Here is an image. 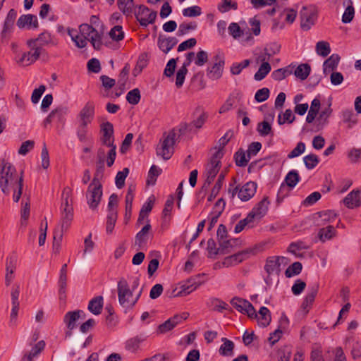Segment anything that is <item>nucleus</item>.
<instances>
[{
  "mask_svg": "<svg viewBox=\"0 0 361 361\" xmlns=\"http://www.w3.org/2000/svg\"><path fill=\"white\" fill-rule=\"evenodd\" d=\"M316 52L323 57L327 56L331 52L330 45L324 41H319L316 44Z\"/></svg>",
  "mask_w": 361,
  "mask_h": 361,
  "instance_id": "47",
  "label": "nucleus"
},
{
  "mask_svg": "<svg viewBox=\"0 0 361 361\" xmlns=\"http://www.w3.org/2000/svg\"><path fill=\"white\" fill-rule=\"evenodd\" d=\"M202 13V9L198 6L185 8L183 10V15L185 17H197Z\"/></svg>",
  "mask_w": 361,
  "mask_h": 361,
  "instance_id": "61",
  "label": "nucleus"
},
{
  "mask_svg": "<svg viewBox=\"0 0 361 361\" xmlns=\"http://www.w3.org/2000/svg\"><path fill=\"white\" fill-rule=\"evenodd\" d=\"M200 285V283L197 281L196 278H190L188 281H186L184 284L181 286V291L178 292L176 294H174V296H178L180 295H188L195 290Z\"/></svg>",
  "mask_w": 361,
  "mask_h": 361,
  "instance_id": "25",
  "label": "nucleus"
},
{
  "mask_svg": "<svg viewBox=\"0 0 361 361\" xmlns=\"http://www.w3.org/2000/svg\"><path fill=\"white\" fill-rule=\"evenodd\" d=\"M54 44L52 37L51 34L44 31L39 34L37 38L30 39L27 41V45L30 48L32 47H43L44 46Z\"/></svg>",
  "mask_w": 361,
  "mask_h": 361,
  "instance_id": "12",
  "label": "nucleus"
},
{
  "mask_svg": "<svg viewBox=\"0 0 361 361\" xmlns=\"http://www.w3.org/2000/svg\"><path fill=\"white\" fill-rule=\"evenodd\" d=\"M317 216L316 222L317 226H322L328 222H331L336 219V214L331 210L322 211L315 214Z\"/></svg>",
  "mask_w": 361,
  "mask_h": 361,
  "instance_id": "26",
  "label": "nucleus"
},
{
  "mask_svg": "<svg viewBox=\"0 0 361 361\" xmlns=\"http://www.w3.org/2000/svg\"><path fill=\"white\" fill-rule=\"evenodd\" d=\"M119 304L125 308H131L133 290H130L127 281L121 278L117 285Z\"/></svg>",
  "mask_w": 361,
  "mask_h": 361,
  "instance_id": "9",
  "label": "nucleus"
},
{
  "mask_svg": "<svg viewBox=\"0 0 361 361\" xmlns=\"http://www.w3.org/2000/svg\"><path fill=\"white\" fill-rule=\"evenodd\" d=\"M110 37L116 42L121 41L124 38V32L122 26L116 25L112 27L109 32Z\"/></svg>",
  "mask_w": 361,
  "mask_h": 361,
  "instance_id": "56",
  "label": "nucleus"
},
{
  "mask_svg": "<svg viewBox=\"0 0 361 361\" xmlns=\"http://www.w3.org/2000/svg\"><path fill=\"white\" fill-rule=\"evenodd\" d=\"M0 188L5 195H8L10 190H13V200L18 202L23 192V171H21L20 176H18L15 166L3 160L0 171Z\"/></svg>",
  "mask_w": 361,
  "mask_h": 361,
  "instance_id": "1",
  "label": "nucleus"
},
{
  "mask_svg": "<svg viewBox=\"0 0 361 361\" xmlns=\"http://www.w3.org/2000/svg\"><path fill=\"white\" fill-rule=\"evenodd\" d=\"M279 267V257H273L267 259L264 269L269 275H271L276 271Z\"/></svg>",
  "mask_w": 361,
  "mask_h": 361,
  "instance_id": "42",
  "label": "nucleus"
},
{
  "mask_svg": "<svg viewBox=\"0 0 361 361\" xmlns=\"http://www.w3.org/2000/svg\"><path fill=\"white\" fill-rule=\"evenodd\" d=\"M82 314L85 316L82 310H78L69 311L64 315L63 322L66 324L68 329L73 330L76 327V322Z\"/></svg>",
  "mask_w": 361,
  "mask_h": 361,
  "instance_id": "22",
  "label": "nucleus"
},
{
  "mask_svg": "<svg viewBox=\"0 0 361 361\" xmlns=\"http://www.w3.org/2000/svg\"><path fill=\"white\" fill-rule=\"evenodd\" d=\"M345 1L346 0H345L343 2L344 5ZM347 1L349 4L347 6L342 16V22L343 23H350L353 20L355 15V9L353 5V1L351 0H347Z\"/></svg>",
  "mask_w": 361,
  "mask_h": 361,
  "instance_id": "40",
  "label": "nucleus"
},
{
  "mask_svg": "<svg viewBox=\"0 0 361 361\" xmlns=\"http://www.w3.org/2000/svg\"><path fill=\"white\" fill-rule=\"evenodd\" d=\"M214 59L216 62L211 67H208L207 70V77L213 80H218L222 76L225 64L224 58L218 54L214 56Z\"/></svg>",
  "mask_w": 361,
  "mask_h": 361,
  "instance_id": "11",
  "label": "nucleus"
},
{
  "mask_svg": "<svg viewBox=\"0 0 361 361\" xmlns=\"http://www.w3.org/2000/svg\"><path fill=\"white\" fill-rule=\"evenodd\" d=\"M31 51L25 52L22 54L21 58L19 59L18 63H21L23 66H29L34 62H35L40 56V55L45 51L42 47H32L30 48Z\"/></svg>",
  "mask_w": 361,
  "mask_h": 361,
  "instance_id": "13",
  "label": "nucleus"
},
{
  "mask_svg": "<svg viewBox=\"0 0 361 361\" xmlns=\"http://www.w3.org/2000/svg\"><path fill=\"white\" fill-rule=\"evenodd\" d=\"M233 184H230L228 190V193L231 199H233L236 194H238V198L243 202L250 200L256 193L257 184L254 181H249L244 184L240 188L239 185L233 187Z\"/></svg>",
  "mask_w": 361,
  "mask_h": 361,
  "instance_id": "4",
  "label": "nucleus"
},
{
  "mask_svg": "<svg viewBox=\"0 0 361 361\" xmlns=\"http://www.w3.org/2000/svg\"><path fill=\"white\" fill-rule=\"evenodd\" d=\"M66 281H67V264H64L60 271L59 279V295L60 300H65L66 298Z\"/></svg>",
  "mask_w": 361,
  "mask_h": 361,
  "instance_id": "24",
  "label": "nucleus"
},
{
  "mask_svg": "<svg viewBox=\"0 0 361 361\" xmlns=\"http://www.w3.org/2000/svg\"><path fill=\"white\" fill-rule=\"evenodd\" d=\"M291 355V347L286 345L277 350L278 361H289Z\"/></svg>",
  "mask_w": 361,
  "mask_h": 361,
  "instance_id": "53",
  "label": "nucleus"
},
{
  "mask_svg": "<svg viewBox=\"0 0 361 361\" xmlns=\"http://www.w3.org/2000/svg\"><path fill=\"white\" fill-rule=\"evenodd\" d=\"M224 178H225L224 173H221L218 176V179H217L214 186L212 189L209 196L208 197L207 200L209 202H212L217 196V195L219 194V191L221 190V189L222 188L223 183L224 181Z\"/></svg>",
  "mask_w": 361,
  "mask_h": 361,
  "instance_id": "39",
  "label": "nucleus"
},
{
  "mask_svg": "<svg viewBox=\"0 0 361 361\" xmlns=\"http://www.w3.org/2000/svg\"><path fill=\"white\" fill-rule=\"evenodd\" d=\"M341 58L338 54L331 55L324 63V73H326L336 69L338 65Z\"/></svg>",
  "mask_w": 361,
  "mask_h": 361,
  "instance_id": "34",
  "label": "nucleus"
},
{
  "mask_svg": "<svg viewBox=\"0 0 361 361\" xmlns=\"http://www.w3.org/2000/svg\"><path fill=\"white\" fill-rule=\"evenodd\" d=\"M253 221H254L252 219V214H247L245 219L238 222V224L235 226L234 232L235 233L241 232L247 225L250 224Z\"/></svg>",
  "mask_w": 361,
  "mask_h": 361,
  "instance_id": "59",
  "label": "nucleus"
},
{
  "mask_svg": "<svg viewBox=\"0 0 361 361\" xmlns=\"http://www.w3.org/2000/svg\"><path fill=\"white\" fill-rule=\"evenodd\" d=\"M359 190H353L344 198V204L349 209L359 207L361 205V199Z\"/></svg>",
  "mask_w": 361,
  "mask_h": 361,
  "instance_id": "23",
  "label": "nucleus"
},
{
  "mask_svg": "<svg viewBox=\"0 0 361 361\" xmlns=\"http://www.w3.org/2000/svg\"><path fill=\"white\" fill-rule=\"evenodd\" d=\"M87 133V125L80 123L76 130V134L80 142L85 143L88 141Z\"/></svg>",
  "mask_w": 361,
  "mask_h": 361,
  "instance_id": "54",
  "label": "nucleus"
},
{
  "mask_svg": "<svg viewBox=\"0 0 361 361\" xmlns=\"http://www.w3.org/2000/svg\"><path fill=\"white\" fill-rule=\"evenodd\" d=\"M100 141L103 145L110 147H116L114 145V126L109 121L104 122L100 125Z\"/></svg>",
  "mask_w": 361,
  "mask_h": 361,
  "instance_id": "10",
  "label": "nucleus"
},
{
  "mask_svg": "<svg viewBox=\"0 0 361 361\" xmlns=\"http://www.w3.org/2000/svg\"><path fill=\"white\" fill-rule=\"evenodd\" d=\"M319 290V284L315 283L309 287V291L303 300L301 307L305 311L306 313L309 312V310L313 304L315 297L317 295Z\"/></svg>",
  "mask_w": 361,
  "mask_h": 361,
  "instance_id": "20",
  "label": "nucleus"
},
{
  "mask_svg": "<svg viewBox=\"0 0 361 361\" xmlns=\"http://www.w3.org/2000/svg\"><path fill=\"white\" fill-rule=\"evenodd\" d=\"M310 246L307 245L305 243L302 241H297L291 243L288 247V251L293 255H296L297 250H308Z\"/></svg>",
  "mask_w": 361,
  "mask_h": 361,
  "instance_id": "60",
  "label": "nucleus"
},
{
  "mask_svg": "<svg viewBox=\"0 0 361 361\" xmlns=\"http://www.w3.org/2000/svg\"><path fill=\"white\" fill-rule=\"evenodd\" d=\"M343 121L345 123H349V128H351L357 122L356 116L353 110L346 109L343 111Z\"/></svg>",
  "mask_w": 361,
  "mask_h": 361,
  "instance_id": "62",
  "label": "nucleus"
},
{
  "mask_svg": "<svg viewBox=\"0 0 361 361\" xmlns=\"http://www.w3.org/2000/svg\"><path fill=\"white\" fill-rule=\"evenodd\" d=\"M250 64V61L249 59H245L241 63H234L231 66V73L237 75H239L242 70L247 68Z\"/></svg>",
  "mask_w": 361,
  "mask_h": 361,
  "instance_id": "55",
  "label": "nucleus"
},
{
  "mask_svg": "<svg viewBox=\"0 0 361 361\" xmlns=\"http://www.w3.org/2000/svg\"><path fill=\"white\" fill-rule=\"evenodd\" d=\"M129 173V169L124 168L122 171H118L116 176L115 183L118 188L121 189L125 185V180Z\"/></svg>",
  "mask_w": 361,
  "mask_h": 361,
  "instance_id": "51",
  "label": "nucleus"
},
{
  "mask_svg": "<svg viewBox=\"0 0 361 361\" xmlns=\"http://www.w3.org/2000/svg\"><path fill=\"white\" fill-rule=\"evenodd\" d=\"M104 306V298L102 295L93 298L88 304V310L94 315H99L102 313Z\"/></svg>",
  "mask_w": 361,
  "mask_h": 361,
  "instance_id": "27",
  "label": "nucleus"
},
{
  "mask_svg": "<svg viewBox=\"0 0 361 361\" xmlns=\"http://www.w3.org/2000/svg\"><path fill=\"white\" fill-rule=\"evenodd\" d=\"M17 16V12L15 9L11 8L4 20L3 29L1 33V36L2 38H5L8 33L11 32L12 31V29L14 25V22L16 20Z\"/></svg>",
  "mask_w": 361,
  "mask_h": 361,
  "instance_id": "21",
  "label": "nucleus"
},
{
  "mask_svg": "<svg viewBox=\"0 0 361 361\" xmlns=\"http://www.w3.org/2000/svg\"><path fill=\"white\" fill-rule=\"evenodd\" d=\"M311 67L308 63H302L295 70V75L302 80H305L310 75Z\"/></svg>",
  "mask_w": 361,
  "mask_h": 361,
  "instance_id": "41",
  "label": "nucleus"
},
{
  "mask_svg": "<svg viewBox=\"0 0 361 361\" xmlns=\"http://www.w3.org/2000/svg\"><path fill=\"white\" fill-rule=\"evenodd\" d=\"M71 190L69 188H65L62 193L61 224L63 229H68L73 219V207L71 198Z\"/></svg>",
  "mask_w": 361,
  "mask_h": 361,
  "instance_id": "3",
  "label": "nucleus"
},
{
  "mask_svg": "<svg viewBox=\"0 0 361 361\" xmlns=\"http://www.w3.org/2000/svg\"><path fill=\"white\" fill-rule=\"evenodd\" d=\"M223 344L219 348V353L223 356H232L233 355L234 343L226 338L221 339Z\"/></svg>",
  "mask_w": 361,
  "mask_h": 361,
  "instance_id": "36",
  "label": "nucleus"
},
{
  "mask_svg": "<svg viewBox=\"0 0 361 361\" xmlns=\"http://www.w3.org/2000/svg\"><path fill=\"white\" fill-rule=\"evenodd\" d=\"M330 106L331 105L329 104L327 108L322 110L317 119V121L319 123V126H321L322 128L328 123V118L332 113V109Z\"/></svg>",
  "mask_w": 361,
  "mask_h": 361,
  "instance_id": "52",
  "label": "nucleus"
},
{
  "mask_svg": "<svg viewBox=\"0 0 361 361\" xmlns=\"http://www.w3.org/2000/svg\"><path fill=\"white\" fill-rule=\"evenodd\" d=\"M223 155L224 152L221 150H217L211 157L210 161L207 164L206 169L207 179L199 192L200 194L203 193V196L221 169V159L223 157Z\"/></svg>",
  "mask_w": 361,
  "mask_h": 361,
  "instance_id": "2",
  "label": "nucleus"
},
{
  "mask_svg": "<svg viewBox=\"0 0 361 361\" xmlns=\"http://www.w3.org/2000/svg\"><path fill=\"white\" fill-rule=\"evenodd\" d=\"M320 105L321 103L319 99L315 98L312 100L311 103L310 109L309 110L308 114L306 117L307 123H311L314 121L317 115L319 113Z\"/></svg>",
  "mask_w": 361,
  "mask_h": 361,
  "instance_id": "35",
  "label": "nucleus"
},
{
  "mask_svg": "<svg viewBox=\"0 0 361 361\" xmlns=\"http://www.w3.org/2000/svg\"><path fill=\"white\" fill-rule=\"evenodd\" d=\"M102 194V185L100 180L93 178L86 192L87 204L91 209L94 210L98 207Z\"/></svg>",
  "mask_w": 361,
  "mask_h": 361,
  "instance_id": "5",
  "label": "nucleus"
},
{
  "mask_svg": "<svg viewBox=\"0 0 361 361\" xmlns=\"http://www.w3.org/2000/svg\"><path fill=\"white\" fill-rule=\"evenodd\" d=\"M117 4L120 11L126 16H131L135 11L133 0H117Z\"/></svg>",
  "mask_w": 361,
  "mask_h": 361,
  "instance_id": "33",
  "label": "nucleus"
},
{
  "mask_svg": "<svg viewBox=\"0 0 361 361\" xmlns=\"http://www.w3.org/2000/svg\"><path fill=\"white\" fill-rule=\"evenodd\" d=\"M145 339L146 336L143 334L137 335L131 338L126 341V349L132 353H135L138 350L140 344Z\"/></svg>",
  "mask_w": 361,
  "mask_h": 361,
  "instance_id": "30",
  "label": "nucleus"
},
{
  "mask_svg": "<svg viewBox=\"0 0 361 361\" xmlns=\"http://www.w3.org/2000/svg\"><path fill=\"white\" fill-rule=\"evenodd\" d=\"M192 117L193 120L190 122L192 128L199 130L202 128L207 120L208 114L201 106H197L192 113Z\"/></svg>",
  "mask_w": 361,
  "mask_h": 361,
  "instance_id": "15",
  "label": "nucleus"
},
{
  "mask_svg": "<svg viewBox=\"0 0 361 361\" xmlns=\"http://www.w3.org/2000/svg\"><path fill=\"white\" fill-rule=\"evenodd\" d=\"M188 73V68L181 66L176 73V85L178 88L183 86L185 75Z\"/></svg>",
  "mask_w": 361,
  "mask_h": 361,
  "instance_id": "64",
  "label": "nucleus"
},
{
  "mask_svg": "<svg viewBox=\"0 0 361 361\" xmlns=\"http://www.w3.org/2000/svg\"><path fill=\"white\" fill-rule=\"evenodd\" d=\"M257 319L258 324L262 327L267 326L271 320V312L266 307H260Z\"/></svg>",
  "mask_w": 361,
  "mask_h": 361,
  "instance_id": "31",
  "label": "nucleus"
},
{
  "mask_svg": "<svg viewBox=\"0 0 361 361\" xmlns=\"http://www.w3.org/2000/svg\"><path fill=\"white\" fill-rule=\"evenodd\" d=\"M72 32H77L76 30H68V34L71 35L73 41H74V42L75 43V45L79 47V48H84L86 47L87 45V41L88 40L87 39V37H80L78 35H73Z\"/></svg>",
  "mask_w": 361,
  "mask_h": 361,
  "instance_id": "57",
  "label": "nucleus"
},
{
  "mask_svg": "<svg viewBox=\"0 0 361 361\" xmlns=\"http://www.w3.org/2000/svg\"><path fill=\"white\" fill-rule=\"evenodd\" d=\"M102 35L103 33H99L96 29L95 31L87 38L91 42L92 47L96 50H99L102 47Z\"/></svg>",
  "mask_w": 361,
  "mask_h": 361,
  "instance_id": "43",
  "label": "nucleus"
},
{
  "mask_svg": "<svg viewBox=\"0 0 361 361\" xmlns=\"http://www.w3.org/2000/svg\"><path fill=\"white\" fill-rule=\"evenodd\" d=\"M151 228L152 226L149 224V220H147L146 225L135 235V245L141 247L147 243L148 233Z\"/></svg>",
  "mask_w": 361,
  "mask_h": 361,
  "instance_id": "29",
  "label": "nucleus"
},
{
  "mask_svg": "<svg viewBox=\"0 0 361 361\" xmlns=\"http://www.w3.org/2000/svg\"><path fill=\"white\" fill-rule=\"evenodd\" d=\"M178 42L176 37H164L159 35L157 39V46L164 54L169 53Z\"/></svg>",
  "mask_w": 361,
  "mask_h": 361,
  "instance_id": "14",
  "label": "nucleus"
},
{
  "mask_svg": "<svg viewBox=\"0 0 361 361\" xmlns=\"http://www.w3.org/2000/svg\"><path fill=\"white\" fill-rule=\"evenodd\" d=\"M118 205V197L115 193L110 195L107 206L108 214H118L117 208Z\"/></svg>",
  "mask_w": 361,
  "mask_h": 361,
  "instance_id": "48",
  "label": "nucleus"
},
{
  "mask_svg": "<svg viewBox=\"0 0 361 361\" xmlns=\"http://www.w3.org/2000/svg\"><path fill=\"white\" fill-rule=\"evenodd\" d=\"M161 171L162 170L160 168L156 165H152L148 172L147 184L154 185L157 181V178L161 173Z\"/></svg>",
  "mask_w": 361,
  "mask_h": 361,
  "instance_id": "44",
  "label": "nucleus"
},
{
  "mask_svg": "<svg viewBox=\"0 0 361 361\" xmlns=\"http://www.w3.org/2000/svg\"><path fill=\"white\" fill-rule=\"evenodd\" d=\"M300 27L309 30L317 19V10L314 6H304L300 12Z\"/></svg>",
  "mask_w": 361,
  "mask_h": 361,
  "instance_id": "7",
  "label": "nucleus"
},
{
  "mask_svg": "<svg viewBox=\"0 0 361 361\" xmlns=\"http://www.w3.org/2000/svg\"><path fill=\"white\" fill-rule=\"evenodd\" d=\"M304 164L307 169H313L319 163V157L314 154H310L303 158Z\"/></svg>",
  "mask_w": 361,
  "mask_h": 361,
  "instance_id": "49",
  "label": "nucleus"
},
{
  "mask_svg": "<svg viewBox=\"0 0 361 361\" xmlns=\"http://www.w3.org/2000/svg\"><path fill=\"white\" fill-rule=\"evenodd\" d=\"M118 218V214H108L106 216V231L107 234H111L115 227V224Z\"/></svg>",
  "mask_w": 361,
  "mask_h": 361,
  "instance_id": "58",
  "label": "nucleus"
},
{
  "mask_svg": "<svg viewBox=\"0 0 361 361\" xmlns=\"http://www.w3.org/2000/svg\"><path fill=\"white\" fill-rule=\"evenodd\" d=\"M17 26L20 29L27 27L37 28L39 26L38 20L36 16L32 14H24L20 16L17 20Z\"/></svg>",
  "mask_w": 361,
  "mask_h": 361,
  "instance_id": "18",
  "label": "nucleus"
},
{
  "mask_svg": "<svg viewBox=\"0 0 361 361\" xmlns=\"http://www.w3.org/2000/svg\"><path fill=\"white\" fill-rule=\"evenodd\" d=\"M268 197H264L261 201H259L251 210L248 214H252V219L258 218L260 219L264 216L268 211V206L269 204Z\"/></svg>",
  "mask_w": 361,
  "mask_h": 361,
  "instance_id": "19",
  "label": "nucleus"
},
{
  "mask_svg": "<svg viewBox=\"0 0 361 361\" xmlns=\"http://www.w3.org/2000/svg\"><path fill=\"white\" fill-rule=\"evenodd\" d=\"M175 130H172L168 135L164 133L163 140H160V146L157 147V156H161L164 160L169 159L174 152L173 145L176 138Z\"/></svg>",
  "mask_w": 361,
  "mask_h": 361,
  "instance_id": "6",
  "label": "nucleus"
},
{
  "mask_svg": "<svg viewBox=\"0 0 361 361\" xmlns=\"http://www.w3.org/2000/svg\"><path fill=\"white\" fill-rule=\"evenodd\" d=\"M106 152L104 148L100 147L98 149L97 152V161H96V170L94 174L93 178L101 180L104 176V161H105Z\"/></svg>",
  "mask_w": 361,
  "mask_h": 361,
  "instance_id": "17",
  "label": "nucleus"
},
{
  "mask_svg": "<svg viewBox=\"0 0 361 361\" xmlns=\"http://www.w3.org/2000/svg\"><path fill=\"white\" fill-rule=\"evenodd\" d=\"M267 61L265 56L261 58L262 64L254 75L255 80L260 81L263 80L271 71V67Z\"/></svg>",
  "mask_w": 361,
  "mask_h": 361,
  "instance_id": "28",
  "label": "nucleus"
},
{
  "mask_svg": "<svg viewBox=\"0 0 361 361\" xmlns=\"http://www.w3.org/2000/svg\"><path fill=\"white\" fill-rule=\"evenodd\" d=\"M140 92L138 88H135L129 91L126 95V100L133 105H136L140 100Z\"/></svg>",
  "mask_w": 361,
  "mask_h": 361,
  "instance_id": "50",
  "label": "nucleus"
},
{
  "mask_svg": "<svg viewBox=\"0 0 361 361\" xmlns=\"http://www.w3.org/2000/svg\"><path fill=\"white\" fill-rule=\"evenodd\" d=\"M197 27V24L196 22H190L188 23H182L179 25L176 35L178 36H183L190 30H196Z\"/></svg>",
  "mask_w": 361,
  "mask_h": 361,
  "instance_id": "46",
  "label": "nucleus"
},
{
  "mask_svg": "<svg viewBox=\"0 0 361 361\" xmlns=\"http://www.w3.org/2000/svg\"><path fill=\"white\" fill-rule=\"evenodd\" d=\"M94 103L87 102L80 112V123L88 125L91 123L94 115Z\"/></svg>",
  "mask_w": 361,
  "mask_h": 361,
  "instance_id": "16",
  "label": "nucleus"
},
{
  "mask_svg": "<svg viewBox=\"0 0 361 361\" xmlns=\"http://www.w3.org/2000/svg\"><path fill=\"white\" fill-rule=\"evenodd\" d=\"M302 265L300 262H295L290 265L285 271V275L287 278L298 275L302 271Z\"/></svg>",
  "mask_w": 361,
  "mask_h": 361,
  "instance_id": "45",
  "label": "nucleus"
},
{
  "mask_svg": "<svg viewBox=\"0 0 361 361\" xmlns=\"http://www.w3.org/2000/svg\"><path fill=\"white\" fill-rule=\"evenodd\" d=\"M134 14L136 20L143 27H147L149 24H153L157 16V11H151L145 5H140L137 9H135Z\"/></svg>",
  "mask_w": 361,
  "mask_h": 361,
  "instance_id": "8",
  "label": "nucleus"
},
{
  "mask_svg": "<svg viewBox=\"0 0 361 361\" xmlns=\"http://www.w3.org/2000/svg\"><path fill=\"white\" fill-rule=\"evenodd\" d=\"M250 158L245 154V151L240 148L234 154V160L235 165L240 167L247 166Z\"/></svg>",
  "mask_w": 361,
  "mask_h": 361,
  "instance_id": "38",
  "label": "nucleus"
},
{
  "mask_svg": "<svg viewBox=\"0 0 361 361\" xmlns=\"http://www.w3.org/2000/svg\"><path fill=\"white\" fill-rule=\"evenodd\" d=\"M178 60V58L176 59H170L164 69V74L168 77H172L174 75V71L176 67V63Z\"/></svg>",
  "mask_w": 361,
  "mask_h": 361,
  "instance_id": "63",
  "label": "nucleus"
},
{
  "mask_svg": "<svg viewBox=\"0 0 361 361\" xmlns=\"http://www.w3.org/2000/svg\"><path fill=\"white\" fill-rule=\"evenodd\" d=\"M336 233V231L333 226H327L326 227L320 228L318 232V238L322 243L332 239Z\"/></svg>",
  "mask_w": 361,
  "mask_h": 361,
  "instance_id": "32",
  "label": "nucleus"
},
{
  "mask_svg": "<svg viewBox=\"0 0 361 361\" xmlns=\"http://www.w3.org/2000/svg\"><path fill=\"white\" fill-rule=\"evenodd\" d=\"M300 180V176L298 172L295 170L290 171L284 180L286 186L293 188Z\"/></svg>",
  "mask_w": 361,
  "mask_h": 361,
  "instance_id": "37",
  "label": "nucleus"
}]
</instances>
